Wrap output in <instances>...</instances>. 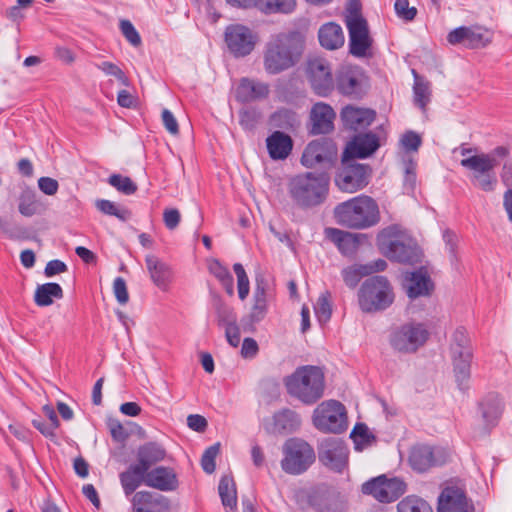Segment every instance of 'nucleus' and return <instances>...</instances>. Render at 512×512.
I'll return each mask as SVG.
<instances>
[{
    "label": "nucleus",
    "mask_w": 512,
    "mask_h": 512,
    "mask_svg": "<svg viewBox=\"0 0 512 512\" xmlns=\"http://www.w3.org/2000/svg\"><path fill=\"white\" fill-rule=\"evenodd\" d=\"M305 49V37L297 30L273 34L263 47V68L268 75L281 74L298 64Z\"/></svg>",
    "instance_id": "f257e3e1"
},
{
    "label": "nucleus",
    "mask_w": 512,
    "mask_h": 512,
    "mask_svg": "<svg viewBox=\"0 0 512 512\" xmlns=\"http://www.w3.org/2000/svg\"><path fill=\"white\" fill-rule=\"evenodd\" d=\"M458 149L464 157L460 161V165L469 170L471 184L484 192H492L498 182L495 168L499 166L501 160L509 156V148L497 146L489 153L473 155L470 154L476 152V148L466 147L465 144H462Z\"/></svg>",
    "instance_id": "f03ea898"
},
{
    "label": "nucleus",
    "mask_w": 512,
    "mask_h": 512,
    "mask_svg": "<svg viewBox=\"0 0 512 512\" xmlns=\"http://www.w3.org/2000/svg\"><path fill=\"white\" fill-rule=\"evenodd\" d=\"M330 177L326 172H303L291 177L287 183L288 196L302 210L322 205L329 194Z\"/></svg>",
    "instance_id": "7ed1b4c3"
},
{
    "label": "nucleus",
    "mask_w": 512,
    "mask_h": 512,
    "mask_svg": "<svg viewBox=\"0 0 512 512\" xmlns=\"http://www.w3.org/2000/svg\"><path fill=\"white\" fill-rule=\"evenodd\" d=\"M333 213L336 222L349 229H368L381 220L378 203L363 194L337 204Z\"/></svg>",
    "instance_id": "20e7f679"
},
{
    "label": "nucleus",
    "mask_w": 512,
    "mask_h": 512,
    "mask_svg": "<svg viewBox=\"0 0 512 512\" xmlns=\"http://www.w3.org/2000/svg\"><path fill=\"white\" fill-rule=\"evenodd\" d=\"M287 393L304 405H313L324 395L325 373L315 365H303L285 377Z\"/></svg>",
    "instance_id": "39448f33"
},
{
    "label": "nucleus",
    "mask_w": 512,
    "mask_h": 512,
    "mask_svg": "<svg viewBox=\"0 0 512 512\" xmlns=\"http://www.w3.org/2000/svg\"><path fill=\"white\" fill-rule=\"evenodd\" d=\"M297 498L302 510L310 508L314 512H346L348 508L345 496L326 483L299 491Z\"/></svg>",
    "instance_id": "423d86ee"
},
{
    "label": "nucleus",
    "mask_w": 512,
    "mask_h": 512,
    "mask_svg": "<svg viewBox=\"0 0 512 512\" xmlns=\"http://www.w3.org/2000/svg\"><path fill=\"white\" fill-rule=\"evenodd\" d=\"M358 302L363 312L384 311L394 302L393 287L385 276H371L362 283Z\"/></svg>",
    "instance_id": "0eeeda50"
},
{
    "label": "nucleus",
    "mask_w": 512,
    "mask_h": 512,
    "mask_svg": "<svg viewBox=\"0 0 512 512\" xmlns=\"http://www.w3.org/2000/svg\"><path fill=\"white\" fill-rule=\"evenodd\" d=\"M282 470L289 475L305 473L315 462L314 448L301 438H289L282 447Z\"/></svg>",
    "instance_id": "6e6552de"
},
{
    "label": "nucleus",
    "mask_w": 512,
    "mask_h": 512,
    "mask_svg": "<svg viewBox=\"0 0 512 512\" xmlns=\"http://www.w3.org/2000/svg\"><path fill=\"white\" fill-rule=\"evenodd\" d=\"M430 337L428 326L422 322L410 321L402 324L391 335V346L401 353H415Z\"/></svg>",
    "instance_id": "1a4fd4ad"
},
{
    "label": "nucleus",
    "mask_w": 512,
    "mask_h": 512,
    "mask_svg": "<svg viewBox=\"0 0 512 512\" xmlns=\"http://www.w3.org/2000/svg\"><path fill=\"white\" fill-rule=\"evenodd\" d=\"M371 168L367 164L357 163L355 159L342 156V165L335 177L338 188L347 193L357 192L369 183Z\"/></svg>",
    "instance_id": "9d476101"
},
{
    "label": "nucleus",
    "mask_w": 512,
    "mask_h": 512,
    "mask_svg": "<svg viewBox=\"0 0 512 512\" xmlns=\"http://www.w3.org/2000/svg\"><path fill=\"white\" fill-rule=\"evenodd\" d=\"M338 156L336 144L327 138L311 141L303 151L301 164L309 169H331Z\"/></svg>",
    "instance_id": "9b49d317"
},
{
    "label": "nucleus",
    "mask_w": 512,
    "mask_h": 512,
    "mask_svg": "<svg viewBox=\"0 0 512 512\" xmlns=\"http://www.w3.org/2000/svg\"><path fill=\"white\" fill-rule=\"evenodd\" d=\"M224 42L234 58H244L255 49L258 35L243 24H230L225 28Z\"/></svg>",
    "instance_id": "f8f14e48"
},
{
    "label": "nucleus",
    "mask_w": 512,
    "mask_h": 512,
    "mask_svg": "<svg viewBox=\"0 0 512 512\" xmlns=\"http://www.w3.org/2000/svg\"><path fill=\"white\" fill-rule=\"evenodd\" d=\"M317 450L320 463L329 470L342 473L348 467L350 451L344 440L325 438L319 443Z\"/></svg>",
    "instance_id": "ddd939ff"
},
{
    "label": "nucleus",
    "mask_w": 512,
    "mask_h": 512,
    "mask_svg": "<svg viewBox=\"0 0 512 512\" xmlns=\"http://www.w3.org/2000/svg\"><path fill=\"white\" fill-rule=\"evenodd\" d=\"M390 228H385L377 234V245L391 260L399 263L413 264L419 261L421 253L415 244L400 240H390Z\"/></svg>",
    "instance_id": "4468645a"
},
{
    "label": "nucleus",
    "mask_w": 512,
    "mask_h": 512,
    "mask_svg": "<svg viewBox=\"0 0 512 512\" xmlns=\"http://www.w3.org/2000/svg\"><path fill=\"white\" fill-rule=\"evenodd\" d=\"M449 459V452L442 447L415 445L409 454V464L414 471L423 473L434 466H441Z\"/></svg>",
    "instance_id": "2eb2a0df"
},
{
    "label": "nucleus",
    "mask_w": 512,
    "mask_h": 512,
    "mask_svg": "<svg viewBox=\"0 0 512 512\" xmlns=\"http://www.w3.org/2000/svg\"><path fill=\"white\" fill-rule=\"evenodd\" d=\"M307 78L314 92L319 96H328L334 88L332 69L329 62L320 57L309 59Z\"/></svg>",
    "instance_id": "dca6fc26"
},
{
    "label": "nucleus",
    "mask_w": 512,
    "mask_h": 512,
    "mask_svg": "<svg viewBox=\"0 0 512 512\" xmlns=\"http://www.w3.org/2000/svg\"><path fill=\"white\" fill-rule=\"evenodd\" d=\"M325 237L338 248L344 256L354 255L359 246L367 240V235L362 233H351L338 228L327 227L324 230Z\"/></svg>",
    "instance_id": "f3484780"
},
{
    "label": "nucleus",
    "mask_w": 512,
    "mask_h": 512,
    "mask_svg": "<svg viewBox=\"0 0 512 512\" xmlns=\"http://www.w3.org/2000/svg\"><path fill=\"white\" fill-rule=\"evenodd\" d=\"M403 287L409 299L430 297L435 289V284L427 270L423 267L409 273L405 277Z\"/></svg>",
    "instance_id": "a211bd4d"
},
{
    "label": "nucleus",
    "mask_w": 512,
    "mask_h": 512,
    "mask_svg": "<svg viewBox=\"0 0 512 512\" xmlns=\"http://www.w3.org/2000/svg\"><path fill=\"white\" fill-rule=\"evenodd\" d=\"M146 486L162 492L175 491L179 487L178 475L170 466H155L147 472Z\"/></svg>",
    "instance_id": "6ab92c4d"
},
{
    "label": "nucleus",
    "mask_w": 512,
    "mask_h": 512,
    "mask_svg": "<svg viewBox=\"0 0 512 512\" xmlns=\"http://www.w3.org/2000/svg\"><path fill=\"white\" fill-rule=\"evenodd\" d=\"M468 499L464 489L446 486L438 497L437 512H468Z\"/></svg>",
    "instance_id": "aec40b11"
},
{
    "label": "nucleus",
    "mask_w": 512,
    "mask_h": 512,
    "mask_svg": "<svg viewBox=\"0 0 512 512\" xmlns=\"http://www.w3.org/2000/svg\"><path fill=\"white\" fill-rule=\"evenodd\" d=\"M379 146V138L375 133L358 134L348 143L343 155L352 159H364L372 155Z\"/></svg>",
    "instance_id": "412c9836"
},
{
    "label": "nucleus",
    "mask_w": 512,
    "mask_h": 512,
    "mask_svg": "<svg viewBox=\"0 0 512 512\" xmlns=\"http://www.w3.org/2000/svg\"><path fill=\"white\" fill-rule=\"evenodd\" d=\"M270 92L267 83L243 77L235 90V98L240 103H251L268 97Z\"/></svg>",
    "instance_id": "4be33fe9"
},
{
    "label": "nucleus",
    "mask_w": 512,
    "mask_h": 512,
    "mask_svg": "<svg viewBox=\"0 0 512 512\" xmlns=\"http://www.w3.org/2000/svg\"><path fill=\"white\" fill-rule=\"evenodd\" d=\"M336 114L332 107L323 102L313 105L310 112L311 129L313 135L328 134L334 129Z\"/></svg>",
    "instance_id": "5701e85b"
},
{
    "label": "nucleus",
    "mask_w": 512,
    "mask_h": 512,
    "mask_svg": "<svg viewBox=\"0 0 512 512\" xmlns=\"http://www.w3.org/2000/svg\"><path fill=\"white\" fill-rule=\"evenodd\" d=\"M145 263L151 281L160 290L167 291L174 276L171 266L152 254L146 255Z\"/></svg>",
    "instance_id": "b1692460"
},
{
    "label": "nucleus",
    "mask_w": 512,
    "mask_h": 512,
    "mask_svg": "<svg viewBox=\"0 0 512 512\" xmlns=\"http://www.w3.org/2000/svg\"><path fill=\"white\" fill-rule=\"evenodd\" d=\"M167 456L163 445L155 441H149L140 445L136 450V464L148 472L153 466L162 462Z\"/></svg>",
    "instance_id": "393cba45"
},
{
    "label": "nucleus",
    "mask_w": 512,
    "mask_h": 512,
    "mask_svg": "<svg viewBox=\"0 0 512 512\" xmlns=\"http://www.w3.org/2000/svg\"><path fill=\"white\" fill-rule=\"evenodd\" d=\"M376 118V112L372 109L346 106L341 112V119L345 128L359 131L366 129Z\"/></svg>",
    "instance_id": "a878e982"
},
{
    "label": "nucleus",
    "mask_w": 512,
    "mask_h": 512,
    "mask_svg": "<svg viewBox=\"0 0 512 512\" xmlns=\"http://www.w3.org/2000/svg\"><path fill=\"white\" fill-rule=\"evenodd\" d=\"M271 297L269 285L263 277L256 278L254 290V303L251 309L250 318L252 322H260L267 314L268 300Z\"/></svg>",
    "instance_id": "bb28decb"
},
{
    "label": "nucleus",
    "mask_w": 512,
    "mask_h": 512,
    "mask_svg": "<svg viewBox=\"0 0 512 512\" xmlns=\"http://www.w3.org/2000/svg\"><path fill=\"white\" fill-rule=\"evenodd\" d=\"M131 496L133 512H155V508L169 505L165 496L150 491H138Z\"/></svg>",
    "instance_id": "cd10ccee"
},
{
    "label": "nucleus",
    "mask_w": 512,
    "mask_h": 512,
    "mask_svg": "<svg viewBox=\"0 0 512 512\" xmlns=\"http://www.w3.org/2000/svg\"><path fill=\"white\" fill-rule=\"evenodd\" d=\"M266 146L269 156L273 160H284L291 154L293 140L282 131H274L267 137Z\"/></svg>",
    "instance_id": "c85d7f7f"
},
{
    "label": "nucleus",
    "mask_w": 512,
    "mask_h": 512,
    "mask_svg": "<svg viewBox=\"0 0 512 512\" xmlns=\"http://www.w3.org/2000/svg\"><path fill=\"white\" fill-rule=\"evenodd\" d=\"M147 472L136 463L130 464L119 474V481L126 497L136 493L142 485H146Z\"/></svg>",
    "instance_id": "c756f323"
},
{
    "label": "nucleus",
    "mask_w": 512,
    "mask_h": 512,
    "mask_svg": "<svg viewBox=\"0 0 512 512\" xmlns=\"http://www.w3.org/2000/svg\"><path fill=\"white\" fill-rule=\"evenodd\" d=\"M453 372L460 390L468 389V382L471 376V362L473 352H456L451 354Z\"/></svg>",
    "instance_id": "7c9ffc66"
},
{
    "label": "nucleus",
    "mask_w": 512,
    "mask_h": 512,
    "mask_svg": "<svg viewBox=\"0 0 512 512\" xmlns=\"http://www.w3.org/2000/svg\"><path fill=\"white\" fill-rule=\"evenodd\" d=\"M336 86L345 96L359 98L363 94L360 74L352 69H345L337 74Z\"/></svg>",
    "instance_id": "2f4dec72"
},
{
    "label": "nucleus",
    "mask_w": 512,
    "mask_h": 512,
    "mask_svg": "<svg viewBox=\"0 0 512 512\" xmlns=\"http://www.w3.org/2000/svg\"><path fill=\"white\" fill-rule=\"evenodd\" d=\"M320 45L327 50H336L344 45V33L341 26L335 22L323 24L318 31Z\"/></svg>",
    "instance_id": "473e14b6"
},
{
    "label": "nucleus",
    "mask_w": 512,
    "mask_h": 512,
    "mask_svg": "<svg viewBox=\"0 0 512 512\" xmlns=\"http://www.w3.org/2000/svg\"><path fill=\"white\" fill-rule=\"evenodd\" d=\"M301 426L300 418H268L264 423L267 433L286 436L296 432Z\"/></svg>",
    "instance_id": "72a5a7b5"
},
{
    "label": "nucleus",
    "mask_w": 512,
    "mask_h": 512,
    "mask_svg": "<svg viewBox=\"0 0 512 512\" xmlns=\"http://www.w3.org/2000/svg\"><path fill=\"white\" fill-rule=\"evenodd\" d=\"M64 292L62 287L55 282H48L37 285L34 293V302L39 307H46L53 304V299H62Z\"/></svg>",
    "instance_id": "f704fd0d"
},
{
    "label": "nucleus",
    "mask_w": 512,
    "mask_h": 512,
    "mask_svg": "<svg viewBox=\"0 0 512 512\" xmlns=\"http://www.w3.org/2000/svg\"><path fill=\"white\" fill-rule=\"evenodd\" d=\"M218 492L221 498L222 505L234 512L237 510V492L233 478L224 475L221 477L218 485Z\"/></svg>",
    "instance_id": "c9c22d12"
},
{
    "label": "nucleus",
    "mask_w": 512,
    "mask_h": 512,
    "mask_svg": "<svg viewBox=\"0 0 512 512\" xmlns=\"http://www.w3.org/2000/svg\"><path fill=\"white\" fill-rule=\"evenodd\" d=\"M350 438L353 441L354 449L356 451H362L377 442L376 436L363 422H358L355 424L350 433Z\"/></svg>",
    "instance_id": "e433bc0d"
},
{
    "label": "nucleus",
    "mask_w": 512,
    "mask_h": 512,
    "mask_svg": "<svg viewBox=\"0 0 512 512\" xmlns=\"http://www.w3.org/2000/svg\"><path fill=\"white\" fill-rule=\"evenodd\" d=\"M314 427L324 434H341L349 426L348 418H312Z\"/></svg>",
    "instance_id": "4c0bfd02"
},
{
    "label": "nucleus",
    "mask_w": 512,
    "mask_h": 512,
    "mask_svg": "<svg viewBox=\"0 0 512 512\" xmlns=\"http://www.w3.org/2000/svg\"><path fill=\"white\" fill-rule=\"evenodd\" d=\"M414 75V85H413V94H414V103L418 106L422 111L426 110V106L430 102L431 99V88L430 83L426 81L423 77L418 75L415 70L412 71Z\"/></svg>",
    "instance_id": "58836bf2"
},
{
    "label": "nucleus",
    "mask_w": 512,
    "mask_h": 512,
    "mask_svg": "<svg viewBox=\"0 0 512 512\" xmlns=\"http://www.w3.org/2000/svg\"><path fill=\"white\" fill-rule=\"evenodd\" d=\"M503 412V399L497 393H488L478 402V413L481 416H499Z\"/></svg>",
    "instance_id": "ea45409f"
},
{
    "label": "nucleus",
    "mask_w": 512,
    "mask_h": 512,
    "mask_svg": "<svg viewBox=\"0 0 512 512\" xmlns=\"http://www.w3.org/2000/svg\"><path fill=\"white\" fill-rule=\"evenodd\" d=\"M212 305L217 315V322L219 326H229L237 322V316L230 306H228L222 298L214 294L212 296Z\"/></svg>",
    "instance_id": "a19ab883"
},
{
    "label": "nucleus",
    "mask_w": 512,
    "mask_h": 512,
    "mask_svg": "<svg viewBox=\"0 0 512 512\" xmlns=\"http://www.w3.org/2000/svg\"><path fill=\"white\" fill-rule=\"evenodd\" d=\"M296 7V0H258L257 8L266 14L291 13Z\"/></svg>",
    "instance_id": "79ce46f5"
},
{
    "label": "nucleus",
    "mask_w": 512,
    "mask_h": 512,
    "mask_svg": "<svg viewBox=\"0 0 512 512\" xmlns=\"http://www.w3.org/2000/svg\"><path fill=\"white\" fill-rule=\"evenodd\" d=\"M272 124L283 130H295L299 126L297 114L288 109L276 111L271 116Z\"/></svg>",
    "instance_id": "37998d69"
},
{
    "label": "nucleus",
    "mask_w": 512,
    "mask_h": 512,
    "mask_svg": "<svg viewBox=\"0 0 512 512\" xmlns=\"http://www.w3.org/2000/svg\"><path fill=\"white\" fill-rule=\"evenodd\" d=\"M397 512H433V509L424 499L409 495L397 504Z\"/></svg>",
    "instance_id": "c03bdc74"
},
{
    "label": "nucleus",
    "mask_w": 512,
    "mask_h": 512,
    "mask_svg": "<svg viewBox=\"0 0 512 512\" xmlns=\"http://www.w3.org/2000/svg\"><path fill=\"white\" fill-rule=\"evenodd\" d=\"M239 124L243 130L252 132L262 119L260 110L256 107H245L239 110Z\"/></svg>",
    "instance_id": "a18cd8bd"
},
{
    "label": "nucleus",
    "mask_w": 512,
    "mask_h": 512,
    "mask_svg": "<svg viewBox=\"0 0 512 512\" xmlns=\"http://www.w3.org/2000/svg\"><path fill=\"white\" fill-rule=\"evenodd\" d=\"M384 503H391L401 497L407 489L406 483L399 478H391L384 480Z\"/></svg>",
    "instance_id": "49530a36"
},
{
    "label": "nucleus",
    "mask_w": 512,
    "mask_h": 512,
    "mask_svg": "<svg viewBox=\"0 0 512 512\" xmlns=\"http://www.w3.org/2000/svg\"><path fill=\"white\" fill-rule=\"evenodd\" d=\"M492 41V35L487 29L468 27L466 48L485 47Z\"/></svg>",
    "instance_id": "de8ad7c7"
},
{
    "label": "nucleus",
    "mask_w": 512,
    "mask_h": 512,
    "mask_svg": "<svg viewBox=\"0 0 512 512\" xmlns=\"http://www.w3.org/2000/svg\"><path fill=\"white\" fill-rule=\"evenodd\" d=\"M372 45V39L368 34L349 36V51L355 57H365Z\"/></svg>",
    "instance_id": "09e8293b"
},
{
    "label": "nucleus",
    "mask_w": 512,
    "mask_h": 512,
    "mask_svg": "<svg viewBox=\"0 0 512 512\" xmlns=\"http://www.w3.org/2000/svg\"><path fill=\"white\" fill-rule=\"evenodd\" d=\"M312 416H347V411L340 401L329 399L321 402Z\"/></svg>",
    "instance_id": "8fccbe9b"
},
{
    "label": "nucleus",
    "mask_w": 512,
    "mask_h": 512,
    "mask_svg": "<svg viewBox=\"0 0 512 512\" xmlns=\"http://www.w3.org/2000/svg\"><path fill=\"white\" fill-rule=\"evenodd\" d=\"M96 208L105 215L115 216L121 221H127L131 212L126 208H119L114 202L106 199H98L95 202Z\"/></svg>",
    "instance_id": "3c124183"
},
{
    "label": "nucleus",
    "mask_w": 512,
    "mask_h": 512,
    "mask_svg": "<svg viewBox=\"0 0 512 512\" xmlns=\"http://www.w3.org/2000/svg\"><path fill=\"white\" fill-rule=\"evenodd\" d=\"M384 480H386V476L381 475L366 481L362 485V493L365 495H371L379 502L384 503Z\"/></svg>",
    "instance_id": "603ef678"
},
{
    "label": "nucleus",
    "mask_w": 512,
    "mask_h": 512,
    "mask_svg": "<svg viewBox=\"0 0 512 512\" xmlns=\"http://www.w3.org/2000/svg\"><path fill=\"white\" fill-rule=\"evenodd\" d=\"M18 209L19 212L26 217H31L37 213L38 202L33 191L25 190L21 193L19 197Z\"/></svg>",
    "instance_id": "864d4df0"
},
{
    "label": "nucleus",
    "mask_w": 512,
    "mask_h": 512,
    "mask_svg": "<svg viewBox=\"0 0 512 512\" xmlns=\"http://www.w3.org/2000/svg\"><path fill=\"white\" fill-rule=\"evenodd\" d=\"M108 183L124 195H132L137 191V185L132 181V179L121 174L110 175Z\"/></svg>",
    "instance_id": "5fc2aeb1"
},
{
    "label": "nucleus",
    "mask_w": 512,
    "mask_h": 512,
    "mask_svg": "<svg viewBox=\"0 0 512 512\" xmlns=\"http://www.w3.org/2000/svg\"><path fill=\"white\" fill-rule=\"evenodd\" d=\"M341 275L345 284L350 288H355L364 276H368L364 265L361 264H354L344 268L341 271Z\"/></svg>",
    "instance_id": "6e6d98bb"
},
{
    "label": "nucleus",
    "mask_w": 512,
    "mask_h": 512,
    "mask_svg": "<svg viewBox=\"0 0 512 512\" xmlns=\"http://www.w3.org/2000/svg\"><path fill=\"white\" fill-rule=\"evenodd\" d=\"M465 351H472L470 346V339L468 337L466 329L464 327H458L452 335L450 353L453 354L456 352Z\"/></svg>",
    "instance_id": "4d7b16f0"
},
{
    "label": "nucleus",
    "mask_w": 512,
    "mask_h": 512,
    "mask_svg": "<svg viewBox=\"0 0 512 512\" xmlns=\"http://www.w3.org/2000/svg\"><path fill=\"white\" fill-rule=\"evenodd\" d=\"M329 298L330 294L328 292L321 294L314 306L316 317L321 324L328 322L332 315Z\"/></svg>",
    "instance_id": "13d9d810"
},
{
    "label": "nucleus",
    "mask_w": 512,
    "mask_h": 512,
    "mask_svg": "<svg viewBox=\"0 0 512 512\" xmlns=\"http://www.w3.org/2000/svg\"><path fill=\"white\" fill-rule=\"evenodd\" d=\"M220 452V443L209 446L201 457V467L207 474H212L216 469L215 459Z\"/></svg>",
    "instance_id": "bf43d9fd"
},
{
    "label": "nucleus",
    "mask_w": 512,
    "mask_h": 512,
    "mask_svg": "<svg viewBox=\"0 0 512 512\" xmlns=\"http://www.w3.org/2000/svg\"><path fill=\"white\" fill-rule=\"evenodd\" d=\"M96 67L106 75L114 76L123 86L127 87L130 85L128 77L118 65L109 61H104L96 64Z\"/></svg>",
    "instance_id": "052dcab7"
},
{
    "label": "nucleus",
    "mask_w": 512,
    "mask_h": 512,
    "mask_svg": "<svg viewBox=\"0 0 512 512\" xmlns=\"http://www.w3.org/2000/svg\"><path fill=\"white\" fill-rule=\"evenodd\" d=\"M233 270L237 276L238 295L241 300L246 299L249 294L250 286L249 279L245 272L244 267L240 263L233 265Z\"/></svg>",
    "instance_id": "680f3d73"
},
{
    "label": "nucleus",
    "mask_w": 512,
    "mask_h": 512,
    "mask_svg": "<svg viewBox=\"0 0 512 512\" xmlns=\"http://www.w3.org/2000/svg\"><path fill=\"white\" fill-rule=\"evenodd\" d=\"M33 426L45 436H52L59 426V418H33Z\"/></svg>",
    "instance_id": "e2e57ef3"
},
{
    "label": "nucleus",
    "mask_w": 512,
    "mask_h": 512,
    "mask_svg": "<svg viewBox=\"0 0 512 512\" xmlns=\"http://www.w3.org/2000/svg\"><path fill=\"white\" fill-rule=\"evenodd\" d=\"M119 28L123 36L132 46L137 47L141 44V37L130 20H121Z\"/></svg>",
    "instance_id": "0e129e2a"
},
{
    "label": "nucleus",
    "mask_w": 512,
    "mask_h": 512,
    "mask_svg": "<svg viewBox=\"0 0 512 512\" xmlns=\"http://www.w3.org/2000/svg\"><path fill=\"white\" fill-rule=\"evenodd\" d=\"M394 9L397 16L405 21H412L417 15L416 7H410L408 0H396Z\"/></svg>",
    "instance_id": "69168bd1"
},
{
    "label": "nucleus",
    "mask_w": 512,
    "mask_h": 512,
    "mask_svg": "<svg viewBox=\"0 0 512 512\" xmlns=\"http://www.w3.org/2000/svg\"><path fill=\"white\" fill-rule=\"evenodd\" d=\"M350 35L368 34L369 28L367 20L364 17L344 19Z\"/></svg>",
    "instance_id": "338daca9"
},
{
    "label": "nucleus",
    "mask_w": 512,
    "mask_h": 512,
    "mask_svg": "<svg viewBox=\"0 0 512 512\" xmlns=\"http://www.w3.org/2000/svg\"><path fill=\"white\" fill-rule=\"evenodd\" d=\"M113 292L117 301L125 305L129 301L127 285L122 277H117L113 282Z\"/></svg>",
    "instance_id": "774afa93"
}]
</instances>
